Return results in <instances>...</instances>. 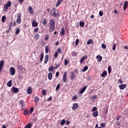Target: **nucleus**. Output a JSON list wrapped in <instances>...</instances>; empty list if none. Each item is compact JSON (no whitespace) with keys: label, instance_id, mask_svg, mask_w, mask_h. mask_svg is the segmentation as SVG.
Listing matches in <instances>:
<instances>
[{"label":"nucleus","instance_id":"obj_8","mask_svg":"<svg viewBox=\"0 0 128 128\" xmlns=\"http://www.w3.org/2000/svg\"><path fill=\"white\" fill-rule=\"evenodd\" d=\"M62 80L64 82H66V72H65L63 74Z\"/></svg>","mask_w":128,"mask_h":128},{"label":"nucleus","instance_id":"obj_15","mask_svg":"<svg viewBox=\"0 0 128 128\" xmlns=\"http://www.w3.org/2000/svg\"><path fill=\"white\" fill-rule=\"evenodd\" d=\"M48 62V55H46L44 58V64H46V62Z\"/></svg>","mask_w":128,"mask_h":128},{"label":"nucleus","instance_id":"obj_55","mask_svg":"<svg viewBox=\"0 0 128 128\" xmlns=\"http://www.w3.org/2000/svg\"><path fill=\"white\" fill-rule=\"evenodd\" d=\"M100 126H102V128H104L106 126V124L104 123H102Z\"/></svg>","mask_w":128,"mask_h":128},{"label":"nucleus","instance_id":"obj_34","mask_svg":"<svg viewBox=\"0 0 128 128\" xmlns=\"http://www.w3.org/2000/svg\"><path fill=\"white\" fill-rule=\"evenodd\" d=\"M7 86L10 88L12 86V80H10L9 82H7Z\"/></svg>","mask_w":128,"mask_h":128},{"label":"nucleus","instance_id":"obj_53","mask_svg":"<svg viewBox=\"0 0 128 128\" xmlns=\"http://www.w3.org/2000/svg\"><path fill=\"white\" fill-rule=\"evenodd\" d=\"M38 32V28H36L34 29V32Z\"/></svg>","mask_w":128,"mask_h":128},{"label":"nucleus","instance_id":"obj_46","mask_svg":"<svg viewBox=\"0 0 128 128\" xmlns=\"http://www.w3.org/2000/svg\"><path fill=\"white\" fill-rule=\"evenodd\" d=\"M111 72H112V67L110 66L108 68V74H110Z\"/></svg>","mask_w":128,"mask_h":128},{"label":"nucleus","instance_id":"obj_39","mask_svg":"<svg viewBox=\"0 0 128 128\" xmlns=\"http://www.w3.org/2000/svg\"><path fill=\"white\" fill-rule=\"evenodd\" d=\"M46 54H48V46H46L45 47Z\"/></svg>","mask_w":128,"mask_h":128},{"label":"nucleus","instance_id":"obj_49","mask_svg":"<svg viewBox=\"0 0 128 128\" xmlns=\"http://www.w3.org/2000/svg\"><path fill=\"white\" fill-rule=\"evenodd\" d=\"M56 67H55V70H56L58 67H60V64H56Z\"/></svg>","mask_w":128,"mask_h":128},{"label":"nucleus","instance_id":"obj_21","mask_svg":"<svg viewBox=\"0 0 128 128\" xmlns=\"http://www.w3.org/2000/svg\"><path fill=\"white\" fill-rule=\"evenodd\" d=\"M92 114L94 118H96V116H98V112L96 111L95 112H94Z\"/></svg>","mask_w":128,"mask_h":128},{"label":"nucleus","instance_id":"obj_9","mask_svg":"<svg viewBox=\"0 0 128 128\" xmlns=\"http://www.w3.org/2000/svg\"><path fill=\"white\" fill-rule=\"evenodd\" d=\"M87 58H88V56H82L80 60V64H83L84 61L86 60Z\"/></svg>","mask_w":128,"mask_h":128},{"label":"nucleus","instance_id":"obj_10","mask_svg":"<svg viewBox=\"0 0 128 128\" xmlns=\"http://www.w3.org/2000/svg\"><path fill=\"white\" fill-rule=\"evenodd\" d=\"M120 90H124L126 88V84H122L119 86Z\"/></svg>","mask_w":128,"mask_h":128},{"label":"nucleus","instance_id":"obj_58","mask_svg":"<svg viewBox=\"0 0 128 128\" xmlns=\"http://www.w3.org/2000/svg\"><path fill=\"white\" fill-rule=\"evenodd\" d=\"M118 82H119V84H122V82H124L122 81V79H119L118 80Z\"/></svg>","mask_w":128,"mask_h":128},{"label":"nucleus","instance_id":"obj_5","mask_svg":"<svg viewBox=\"0 0 128 128\" xmlns=\"http://www.w3.org/2000/svg\"><path fill=\"white\" fill-rule=\"evenodd\" d=\"M10 74L11 76H14L16 74V70L14 67L10 68Z\"/></svg>","mask_w":128,"mask_h":128},{"label":"nucleus","instance_id":"obj_61","mask_svg":"<svg viewBox=\"0 0 128 128\" xmlns=\"http://www.w3.org/2000/svg\"><path fill=\"white\" fill-rule=\"evenodd\" d=\"M60 76V72H56V78H58Z\"/></svg>","mask_w":128,"mask_h":128},{"label":"nucleus","instance_id":"obj_64","mask_svg":"<svg viewBox=\"0 0 128 128\" xmlns=\"http://www.w3.org/2000/svg\"><path fill=\"white\" fill-rule=\"evenodd\" d=\"M14 24V23L12 22H10V26H12V25Z\"/></svg>","mask_w":128,"mask_h":128},{"label":"nucleus","instance_id":"obj_11","mask_svg":"<svg viewBox=\"0 0 128 128\" xmlns=\"http://www.w3.org/2000/svg\"><path fill=\"white\" fill-rule=\"evenodd\" d=\"M18 88L14 87V86H13L12 87V92H14V94H16L17 92H18Z\"/></svg>","mask_w":128,"mask_h":128},{"label":"nucleus","instance_id":"obj_45","mask_svg":"<svg viewBox=\"0 0 128 128\" xmlns=\"http://www.w3.org/2000/svg\"><path fill=\"white\" fill-rule=\"evenodd\" d=\"M46 24H47L46 19H44V20H43V22H42V24L44 26H46Z\"/></svg>","mask_w":128,"mask_h":128},{"label":"nucleus","instance_id":"obj_26","mask_svg":"<svg viewBox=\"0 0 128 128\" xmlns=\"http://www.w3.org/2000/svg\"><path fill=\"white\" fill-rule=\"evenodd\" d=\"M42 60H44V53H42L40 55V62H42Z\"/></svg>","mask_w":128,"mask_h":128},{"label":"nucleus","instance_id":"obj_48","mask_svg":"<svg viewBox=\"0 0 128 128\" xmlns=\"http://www.w3.org/2000/svg\"><path fill=\"white\" fill-rule=\"evenodd\" d=\"M116 44H114V46L112 47V50H116Z\"/></svg>","mask_w":128,"mask_h":128},{"label":"nucleus","instance_id":"obj_28","mask_svg":"<svg viewBox=\"0 0 128 128\" xmlns=\"http://www.w3.org/2000/svg\"><path fill=\"white\" fill-rule=\"evenodd\" d=\"M54 70V67L52 66H51L48 68V72H52Z\"/></svg>","mask_w":128,"mask_h":128},{"label":"nucleus","instance_id":"obj_50","mask_svg":"<svg viewBox=\"0 0 128 128\" xmlns=\"http://www.w3.org/2000/svg\"><path fill=\"white\" fill-rule=\"evenodd\" d=\"M72 54L73 56H76V52H72Z\"/></svg>","mask_w":128,"mask_h":128},{"label":"nucleus","instance_id":"obj_3","mask_svg":"<svg viewBox=\"0 0 128 128\" xmlns=\"http://www.w3.org/2000/svg\"><path fill=\"white\" fill-rule=\"evenodd\" d=\"M10 6H12V2L10 1L7 2V3L4 6V12H8V8H10Z\"/></svg>","mask_w":128,"mask_h":128},{"label":"nucleus","instance_id":"obj_59","mask_svg":"<svg viewBox=\"0 0 128 128\" xmlns=\"http://www.w3.org/2000/svg\"><path fill=\"white\" fill-rule=\"evenodd\" d=\"M48 102H50L52 100V96H50L47 100Z\"/></svg>","mask_w":128,"mask_h":128},{"label":"nucleus","instance_id":"obj_13","mask_svg":"<svg viewBox=\"0 0 128 128\" xmlns=\"http://www.w3.org/2000/svg\"><path fill=\"white\" fill-rule=\"evenodd\" d=\"M2 68H4V60H1L0 62V72L2 70Z\"/></svg>","mask_w":128,"mask_h":128},{"label":"nucleus","instance_id":"obj_62","mask_svg":"<svg viewBox=\"0 0 128 128\" xmlns=\"http://www.w3.org/2000/svg\"><path fill=\"white\" fill-rule=\"evenodd\" d=\"M57 52H59V54H62V50H60V48L58 49Z\"/></svg>","mask_w":128,"mask_h":128},{"label":"nucleus","instance_id":"obj_33","mask_svg":"<svg viewBox=\"0 0 128 128\" xmlns=\"http://www.w3.org/2000/svg\"><path fill=\"white\" fill-rule=\"evenodd\" d=\"M32 128V123H28V125L24 126V128Z\"/></svg>","mask_w":128,"mask_h":128},{"label":"nucleus","instance_id":"obj_35","mask_svg":"<svg viewBox=\"0 0 128 128\" xmlns=\"http://www.w3.org/2000/svg\"><path fill=\"white\" fill-rule=\"evenodd\" d=\"M38 100H40V98L38 96H35L34 102H38Z\"/></svg>","mask_w":128,"mask_h":128},{"label":"nucleus","instance_id":"obj_18","mask_svg":"<svg viewBox=\"0 0 128 128\" xmlns=\"http://www.w3.org/2000/svg\"><path fill=\"white\" fill-rule=\"evenodd\" d=\"M34 40H38V38H40V34H36L34 36Z\"/></svg>","mask_w":128,"mask_h":128},{"label":"nucleus","instance_id":"obj_7","mask_svg":"<svg viewBox=\"0 0 128 128\" xmlns=\"http://www.w3.org/2000/svg\"><path fill=\"white\" fill-rule=\"evenodd\" d=\"M86 88H88V86H84L81 89V90H80V94H82L84 92V91L86 90Z\"/></svg>","mask_w":128,"mask_h":128},{"label":"nucleus","instance_id":"obj_44","mask_svg":"<svg viewBox=\"0 0 128 128\" xmlns=\"http://www.w3.org/2000/svg\"><path fill=\"white\" fill-rule=\"evenodd\" d=\"M102 48H104V50H106V44H102Z\"/></svg>","mask_w":128,"mask_h":128},{"label":"nucleus","instance_id":"obj_22","mask_svg":"<svg viewBox=\"0 0 128 128\" xmlns=\"http://www.w3.org/2000/svg\"><path fill=\"white\" fill-rule=\"evenodd\" d=\"M74 78H75L74 74V72H71L70 76V80H74Z\"/></svg>","mask_w":128,"mask_h":128},{"label":"nucleus","instance_id":"obj_52","mask_svg":"<svg viewBox=\"0 0 128 128\" xmlns=\"http://www.w3.org/2000/svg\"><path fill=\"white\" fill-rule=\"evenodd\" d=\"M58 52H55L54 57V58H58Z\"/></svg>","mask_w":128,"mask_h":128},{"label":"nucleus","instance_id":"obj_30","mask_svg":"<svg viewBox=\"0 0 128 128\" xmlns=\"http://www.w3.org/2000/svg\"><path fill=\"white\" fill-rule=\"evenodd\" d=\"M19 104H20L22 108V106H24V102L22 100H20L19 101Z\"/></svg>","mask_w":128,"mask_h":128},{"label":"nucleus","instance_id":"obj_4","mask_svg":"<svg viewBox=\"0 0 128 128\" xmlns=\"http://www.w3.org/2000/svg\"><path fill=\"white\" fill-rule=\"evenodd\" d=\"M21 18H22V14L18 13L17 14V18L16 20L17 24H20L22 22V19H20Z\"/></svg>","mask_w":128,"mask_h":128},{"label":"nucleus","instance_id":"obj_27","mask_svg":"<svg viewBox=\"0 0 128 128\" xmlns=\"http://www.w3.org/2000/svg\"><path fill=\"white\" fill-rule=\"evenodd\" d=\"M27 94H32V88H30V87H28L27 90Z\"/></svg>","mask_w":128,"mask_h":128},{"label":"nucleus","instance_id":"obj_17","mask_svg":"<svg viewBox=\"0 0 128 128\" xmlns=\"http://www.w3.org/2000/svg\"><path fill=\"white\" fill-rule=\"evenodd\" d=\"M60 34L61 36H62L64 35V28H62V30L60 32Z\"/></svg>","mask_w":128,"mask_h":128},{"label":"nucleus","instance_id":"obj_38","mask_svg":"<svg viewBox=\"0 0 128 128\" xmlns=\"http://www.w3.org/2000/svg\"><path fill=\"white\" fill-rule=\"evenodd\" d=\"M68 62H70V61L68 60L67 59L64 60V66H68Z\"/></svg>","mask_w":128,"mask_h":128},{"label":"nucleus","instance_id":"obj_29","mask_svg":"<svg viewBox=\"0 0 128 128\" xmlns=\"http://www.w3.org/2000/svg\"><path fill=\"white\" fill-rule=\"evenodd\" d=\"M28 109H26L24 112V116H28Z\"/></svg>","mask_w":128,"mask_h":128},{"label":"nucleus","instance_id":"obj_54","mask_svg":"<svg viewBox=\"0 0 128 128\" xmlns=\"http://www.w3.org/2000/svg\"><path fill=\"white\" fill-rule=\"evenodd\" d=\"M78 42H79L78 39H76L75 42L76 46H78Z\"/></svg>","mask_w":128,"mask_h":128},{"label":"nucleus","instance_id":"obj_43","mask_svg":"<svg viewBox=\"0 0 128 128\" xmlns=\"http://www.w3.org/2000/svg\"><path fill=\"white\" fill-rule=\"evenodd\" d=\"M80 26H81V28H83V26H84V22H80Z\"/></svg>","mask_w":128,"mask_h":128},{"label":"nucleus","instance_id":"obj_25","mask_svg":"<svg viewBox=\"0 0 128 128\" xmlns=\"http://www.w3.org/2000/svg\"><path fill=\"white\" fill-rule=\"evenodd\" d=\"M28 10H29V12L31 14H34V12L32 11V6H29L28 7Z\"/></svg>","mask_w":128,"mask_h":128},{"label":"nucleus","instance_id":"obj_1","mask_svg":"<svg viewBox=\"0 0 128 128\" xmlns=\"http://www.w3.org/2000/svg\"><path fill=\"white\" fill-rule=\"evenodd\" d=\"M56 28V21L54 20H51L50 21V28L49 30L50 32H54V28Z\"/></svg>","mask_w":128,"mask_h":128},{"label":"nucleus","instance_id":"obj_57","mask_svg":"<svg viewBox=\"0 0 128 128\" xmlns=\"http://www.w3.org/2000/svg\"><path fill=\"white\" fill-rule=\"evenodd\" d=\"M99 14H100V16H102L104 13H102V11H100Z\"/></svg>","mask_w":128,"mask_h":128},{"label":"nucleus","instance_id":"obj_51","mask_svg":"<svg viewBox=\"0 0 128 128\" xmlns=\"http://www.w3.org/2000/svg\"><path fill=\"white\" fill-rule=\"evenodd\" d=\"M98 98V96L96 95L92 97H91L92 100H94Z\"/></svg>","mask_w":128,"mask_h":128},{"label":"nucleus","instance_id":"obj_24","mask_svg":"<svg viewBox=\"0 0 128 128\" xmlns=\"http://www.w3.org/2000/svg\"><path fill=\"white\" fill-rule=\"evenodd\" d=\"M106 74H108V72H106V71L104 70L101 74V76H102V78H104V77L106 76Z\"/></svg>","mask_w":128,"mask_h":128},{"label":"nucleus","instance_id":"obj_36","mask_svg":"<svg viewBox=\"0 0 128 128\" xmlns=\"http://www.w3.org/2000/svg\"><path fill=\"white\" fill-rule=\"evenodd\" d=\"M88 70V66H86L84 67L83 70H82V72H86Z\"/></svg>","mask_w":128,"mask_h":128},{"label":"nucleus","instance_id":"obj_37","mask_svg":"<svg viewBox=\"0 0 128 128\" xmlns=\"http://www.w3.org/2000/svg\"><path fill=\"white\" fill-rule=\"evenodd\" d=\"M32 112H34V107H31L30 108L29 112L30 114H32Z\"/></svg>","mask_w":128,"mask_h":128},{"label":"nucleus","instance_id":"obj_23","mask_svg":"<svg viewBox=\"0 0 128 128\" xmlns=\"http://www.w3.org/2000/svg\"><path fill=\"white\" fill-rule=\"evenodd\" d=\"M92 42H94V40H92V39H89L87 42V46L91 44H92Z\"/></svg>","mask_w":128,"mask_h":128},{"label":"nucleus","instance_id":"obj_14","mask_svg":"<svg viewBox=\"0 0 128 128\" xmlns=\"http://www.w3.org/2000/svg\"><path fill=\"white\" fill-rule=\"evenodd\" d=\"M128 1H126L124 5V10H126L128 8Z\"/></svg>","mask_w":128,"mask_h":128},{"label":"nucleus","instance_id":"obj_12","mask_svg":"<svg viewBox=\"0 0 128 128\" xmlns=\"http://www.w3.org/2000/svg\"><path fill=\"white\" fill-rule=\"evenodd\" d=\"M38 26V22H36L34 20H33L32 22V26H33V28H36Z\"/></svg>","mask_w":128,"mask_h":128},{"label":"nucleus","instance_id":"obj_19","mask_svg":"<svg viewBox=\"0 0 128 128\" xmlns=\"http://www.w3.org/2000/svg\"><path fill=\"white\" fill-rule=\"evenodd\" d=\"M96 58H98L97 61H98L99 62H102V57L100 56H97Z\"/></svg>","mask_w":128,"mask_h":128},{"label":"nucleus","instance_id":"obj_16","mask_svg":"<svg viewBox=\"0 0 128 128\" xmlns=\"http://www.w3.org/2000/svg\"><path fill=\"white\" fill-rule=\"evenodd\" d=\"M50 38V35L48 34H46L44 36V40H46V42H48Z\"/></svg>","mask_w":128,"mask_h":128},{"label":"nucleus","instance_id":"obj_32","mask_svg":"<svg viewBox=\"0 0 128 128\" xmlns=\"http://www.w3.org/2000/svg\"><path fill=\"white\" fill-rule=\"evenodd\" d=\"M78 97L76 95H75L72 97V100H74V102H76V100H78Z\"/></svg>","mask_w":128,"mask_h":128},{"label":"nucleus","instance_id":"obj_41","mask_svg":"<svg viewBox=\"0 0 128 128\" xmlns=\"http://www.w3.org/2000/svg\"><path fill=\"white\" fill-rule=\"evenodd\" d=\"M66 124V120H64V119H63L60 123V126H64V124Z\"/></svg>","mask_w":128,"mask_h":128},{"label":"nucleus","instance_id":"obj_47","mask_svg":"<svg viewBox=\"0 0 128 128\" xmlns=\"http://www.w3.org/2000/svg\"><path fill=\"white\" fill-rule=\"evenodd\" d=\"M60 84H59L57 85L56 88V90H58V89L60 88Z\"/></svg>","mask_w":128,"mask_h":128},{"label":"nucleus","instance_id":"obj_6","mask_svg":"<svg viewBox=\"0 0 128 128\" xmlns=\"http://www.w3.org/2000/svg\"><path fill=\"white\" fill-rule=\"evenodd\" d=\"M78 107V103H74L72 107V110H76Z\"/></svg>","mask_w":128,"mask_h":128},{"label":"nucleus","instance_id":"obj_42","mask_svg":"<svg viewBox=\"0 0 128 128\" xmlns=\"http://www.w3.org/2000/svg\"><path fill=\"white\" fill-rule=\"evenodd\" d=\"M6 20V18L4 16H3L2 18V22H4V20Z\"/></svg>","mask_w":128,"mask_h":128},{"label":"nucleus","instance_id":"obj_20","mask_svg":"<svg viewBox=\"0 0 128 128\" xmlns=\"http://www.w3.org/2000/svg\"><path fill=\"white\" fill-rule=\"evenodd\" d=\"M48 79L49 80H51L52 78V72H50L48 74Z\"/></svg>","mask_w":128,"mask_h":128},{"label":"nucleus","instance_id":"obj_63","mask_svg":"<svg viewBox=\"0 0 128 128\" xmlns=\"http://www.w3.org/2000/svg\"><path fill=\"white\" fill-rule=\"evenodd\" d=\"M58 44H60V42L58 41L55 42V46H58Z\"/></svg>","mask_w":128,"mask_h":128},{"label":"nucleus","instance_id":"obj_31","mask_svg":"<svg viewBox=\"0 0 128 128\" xmlns=\"http://www.w3.org/2000/svg\"><path fill=\"white\" fill-rule=\"evenodd\" d=\"M62 2V0H58L57 4H56V6H60V4Z\"/></svg>","mask_w":128,"mask_h":128},{"label":"nucleus","instance_id":"obj_40","mask_svg":"<svg viewBox=\"0 0 128 128\" xmlns=\"http://www.w3.org/2000/svg\"><path fill=\"white\" fill-rule=\"evenodd\" d=\"M20 28H18L16 30V34H20Z\"/></svg>","mask_w":128,"mask_h":128},{"label":"nucleus","instance_id":"obj_56","mask_svg":"<svg viewBox=\"0 0 128 128\" xmlns=\"http://www.w3.org/2000/svg\"><path fill=\"white\" fill-rule=\"evenodd\" d=\"M96 110H97L96 107H94L92 108V112H96Z\"/></svg>","mask_w":128,"mask_h":128},{"label":"nucleus","instance_id":"obj_60","mask_svg":"<svg viewBox=\"0 0 128 128\" xmlns=\"http://www.w3.org/2000/svg\"><path fill=\"white\" fill-rule=\"evenodd\" d=\"M42 94H43V96H46V90H42Z\"/></svg>","mask_w":128,"mask_h":128},{"label":"nucleus","instance_id":"obj_2","mask_svg":"<svg viewBox=\"0 0 128 128\" xmlns=\"http://www.w3.org/2000/svg\"><path fill=\"white\" fill-rule=\"evenodd\" d=\"M50 16H54V18H58L60 14L56 12V8H52L50 12Z\"/></svg>","mask_w":128,"mask_h":128}]
</instances>
